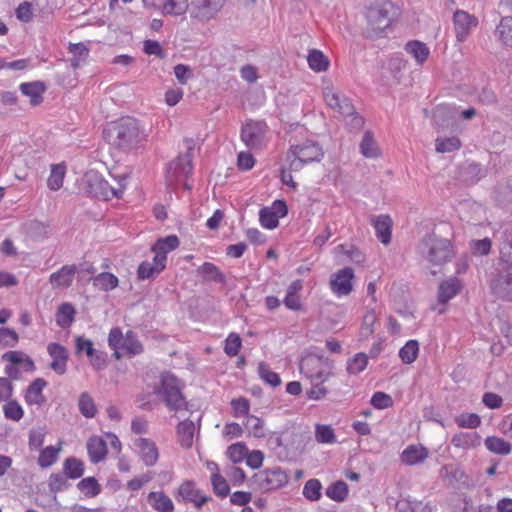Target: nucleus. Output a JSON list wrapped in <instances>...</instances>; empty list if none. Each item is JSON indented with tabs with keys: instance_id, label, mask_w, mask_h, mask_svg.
<instances>
[{
	"instance_id": "49",
	"label": "nucleus",
	"mask_w": 512,
	"mask_h": 512,
	"mask_svg": "<svg viewBox=\"0 0 512 512\" xmlns=\"http://www.w3.org/2000/svg\"><path fill=\"white\" fill-rule=\"evenodd\" d=\"M315 439L321 444H334L337 442L333 428L325 424H316Z\"/></svg>"
},
{
	"instance_id": "1",
	"label": "nucleus",
	"mask_w": 512,
	"mask_h": 512,
	"mask_svg": "<svg viewBox=\"0 0 512 512\" xmlns=\"http://www.w3.org/2000/svg\"><path fill=\"white\" fill-rule=\"evenodd\" d=\"M184 386L174 374L164 372L154 387V394L170 411L188 410V402L183 394Z\"/></svg>"
},
{
	"instance_id": "36",
	"label": "nucleus",
	"mask_w": 512,
	"mask_h": 512,
	"mask_svg": "<svg viewBox=\"0 0 512 512\" xmlns=\"http://www.w3.org/2000/svg\"><path fill=\"white\" fill-rule=\"evenodd\" d=\"M20 91L31 99L33 105H37L42 100V94L45 91V86L40 81L22 83Z\"/></svg>"
},
{
	"instance_id": "35",
	"label": "nucleus",
	"mask_w": 512,
	"mask_h": 512,
	"mask_svg": "<svg viewBox=\"0 0 512 512\" xmlns=\"http://www.w3.org/2000/svg\"><path fill=\"white\" fill-rule=\"evenodd\" d=\"M360 152L366 158H378L381 154L372 132L366 131L360 143Z\"/></svg>"
},
{
	"instance_id": "53",
	"label": "nucleus",
	"mask_w": 512,
	"mask_h": 512,
	"mask_svg": "<svg viewBox=\"0 0 512 512\" xmlns=\"http://www.w3.org/2000/svg\"><path fill=\"white\" fill-rule=\"evenodd\" d=\"M258 374L260 378L272 387H277L281 384L280 376L272 371L268 364L261 362L258 365Z\"/></svg>"
},
{
	"instance_id": "9",
	"label": "nucleus",
	"mask_w": 512,
	"mask_h": 512,
	"mask_svg": "<svg viewBox=\"0 0 512 512\" xmlns=\"http://www.w3.org/2000/svg\"><path fill=\"white\" fill-rule=\"evenodd\" d=\"M326 105L338 116L350 117L355 115V108L351 100L334 88L332 84H326L322 90Z\"/></svg>"
},
{
	"instance_id": "47",
	"label": "nucleus",
	"mask_w": 512,
	"mask_h": 512,
	"mask_svg": "<svg viewBox=\"0 0 512 512\" xmlns=\"http://www.w3.org/2000/svg\"><path fill=\"white\" fill-rule=\"evenodd\" d=\"M419 354V343L417 340H408L399 350V357L405 364L413 363Z\"/></svg>"
},
{
	"instance_id": "60",
	"label": "nucleus",
	"mask_w": 512,
	"mask_h": 512,
	"mask_svg": "<svg viewBox=\"0 0 512 512\" xmlns=\"http://www.w3.org/2000/svg\"><path fill=\"white\" fill-rule=\"evenodd\" d=\"M377 322V316L373 309L367 310L363 316L361 334L364 337L370 336L374 332V325Z\"/></svg>"
},
{
	"instance_id": "24",
	"label": "nucleus",
	"mask_w": 512,
	"mask_h": 512,
	"mask_svg": "<svg viewBox=\"0 0 512 512\" xmlns=\"http://www.w3.org/2000/svg\"><path fill=\"white\" fill-rule=\"evenodd\" d=\"M451 444L458 449L473 450L481 445V436L475 432H458L451 438Z\"/></svg>"
},
{
	"instance_id": "11",
	"label": "nucleus",
	"mask_w": 512,
	"mask_h": 512,
	"mask_svg": "<svg viewBox=\"0 0 512 512\" xmlns=\"http://www.w3.org/2000/svg\"><path fill=\"white\" fill-rule=\"evenodd\" d=\"M193 170L192 155L187 152L178 156L175 160L168 164L166 169V183L172 188L178 183L184 181Z\"/></svg>"
},
{
	"instance_id": "41",
	"label": "nucleus",
	"mask_w": 512,
	"mask_h": 512,
	"mask_svg": "<svg viewBox=\"0 0 512 512\" xmlns=\"http://www.w3.org/2000/svg\"><path fill=\"white\" fill-rule=\"evenodd\" d=\"M63 471L67 478L78 479L84 474V463L75 457H69L63 463Z\"/></svg>"
},
{
	"instance_id": "13",
	"label": "nucleus",
	"mask_w": 512,
	"mask_h": 512,
	"mask_svg": "<svg viewBox=\"0 0 512 512\" xmlns=\"http://www.w3.org/2000/svg\"><path fill=\"white\" fill-rule=\"evenodd\" d=\"M224 3L225 0H191L190 17L201 22L209 21L219 13Z\"/></svg>"
},
{
	"instance_id": "50",
	"label": "nucleus",
	"mask_w": 512,
	"mask_h": 512,
	"mask_svg": "<svg viewBox=\"0 0 512 512\" xmlns=\"http://www.w3.org/2000/svg\"><path fill=\"white\" fill-rule=\"evenodd\" d=\"M47 431L45 427L32 428L28 435V447L30 451L40 450L44 444Z\"/></svg>"
},
{
	"instance_id": "29",
	"label": "nucleus",
	"mask_w": 512,
	"mask_h": 512,
	"mask_svg": "<svg viewBox=\"0 0 512 512\" xmlns=\"http://www.w3.org/2000/svg\"><path fill=\"white\" fill-rule=\"evenodd\" d=\"M179 246V240L177 236L170 235L164 238H160L156 241V243L152 246V252L154 253V257L163 258V263L166 265L167 262V254L171 251L175 250Z\"/></svg>"
},
{
	"instance_id": "48",
	"label": "nucleus",
	"mask_w": 512,
	"mask_h": 512,
	"mask_svg": "<svg viewBox=\"0 0 512 512\" xmlns=\"http://www.w3.org/2000/svg\"><path fill=\"white\" fill-rule=\"evenodd\" d=\"M4 417L15 422L20 421L24 416V410L17 400L10 399L3 405Z\"/></svg>"
},
{
	"instance_id": "64",
	"label": "nucleus",
	"mask_w": 512,
	"mask_h": 512,
	"mask_svg": "<svg viewBox=\"0 0 512 512\" xmlns=\"http://www.w3.org/2000/svg\"><path fill=\"white\" fill-rule=\"evenodd\" d=\"M501 260L512 266V232L506 234L500 247Z\"/></svg>"
},
{
	"instance_id": "37",
	"label": "nucleus",
	"mask_w": 512,
	"mask_h": 512,
	"mask_svg": "<svg viewBox=\"0 0 512 512\" xmlns=\"http://www.w3.org/2000/svg\"><path fill=\"white\" fill-rule=\"evenodd\" d=\"M496 37L507 47H512V16L503 17L498 24Z\"/></svg>"
},
{
	"instance_id": "19",
	"label": "nucleus",
	"mask_w": 512,
	"mask_h": 512,
	"mask_svg": "<svg viewBox=\"0 0 512 512\" xmlns=\"http://www.w3.org/2000/svg\"><path fill=\"white\" fill-rule=\"evenodd\" d=\"M288 213L287 205L283 200H275L271 206L263 207L259 212L260 224H278L279 219Z\"/></svg>"
},
{
	"instance_id": "31",
	"label": "nucleus",
	"mask_w": 512,
	"mask_h": 512,
	"mask_svg": "<svg viewBox=\"0 0 512 512\" xmlns=\"http://www.w3.org/2000/svg\"><path fill=\"white\" fill-rule=\"evenodd\" d=\"M302 288L303 283L301 280H295L288 286L286 296L284 298V305L286 308L294 311L301 309L302 304L299 293Z\"/></svg>"
},
{
	"instance_id": "46",
	"label": "nucleus",
	"mask_w": 512,
	"mask_h": 512,
	"mask_svg": "<svg viewBox=\"0 0 512 512\" xmlns=\"http://www.w3.org/2000/svg\"><path fill=\"white\" fill-rule=\"evenodd\" d=\"M368 365V356L365 353H357L347 360L346 370L350 375H357L363 372Z\"/></svg>"
},
{
	"instance_id": "2",
	"label": "nucleus",
	"mask_w": 512,
	"mask_h": 512,
	"mask_svg": "<svg viewBox=\"0 0 512 512\" xmlns=\"http://www.w3.org/2000/svg\"><path fill=\"white\" fill-rule=\"evenodd\" d=\"M109 133L112 144L124 150L137 148L146 140V135L138 121L130 117L115 123L109 129Z\"/></svg>"
},
{
	"instance_id": "38",
	"label": "nucleus",
	"mask_w": 512,
	"mask_h": 512,
	"mask_svg": "<svg viewBox=\"0 0 512 512\" xmlns=\"http://www.w3.org/2000/svg\"><path fill=\"white\" fill-rule=\"evenodd\" d=\"M307 61L309 67L315 72L326 71L329 67V61L327 57L317 49H312L309 51Z\"/></svg>"
},
{
	"instance_id": "23",
	"label": "nucleus",
	"mask_w": 512,
	"mask_h": 512,
	"mask_svg": "<svg viewBox=\"0 0 512 512\" xmlns=\"http://www.w3.org/2000/svg\"><path fill=\"white\" fill-rule=\"evenodd\" d=\"M461 288L462 282L456 277H450L442 281L438 287V302L441 304L448 303L460 292Z\"/></svg>"
},
{
	"instance_id": "5",
	"label": "nucleus",
	"mask_w": 512,
	"mask_h": 512,
	"mask_svg": "<svg viewBox=\"0 0 512 512\" xmlns=\"http://www.w3.org/2000/svg\"><path fill=\"white\" fill-rule=\"evenodd\" d=\"M323 157L321 146L313 140L291 145L286 160L290 171H299L304 165L319 162Z\"/></svg>"
},
{
	"instance_id": "33",
	"label": "nucleus",
	"mask_w": 512,
	"mask_h": 512,
	"mask_svg": "<svg viewBox=\"0 0 512 512\" xmlns=\"http://www.w3.org/2000/svg\"><path fill=\"white\" fill-rule=\"evenodd\" d=\"M148 503L158 512L174 511V504L172 500L163 492H150L148 494Z\"/></svg>"
},
{
	"instance_id": "12",
	"label": "nucleus",
	"mask_w": 512,
	"mask_h": 512,
	"mask_svg": "<svg viewBox=\"0 0 512 512\" xmlns=\"http://www.w3.org/2000/svg\"><path fill=\"white\" fill-rule=\"evenodd\" d=\"M253 478L254 482L263 491L279 489L288 482L287 473L280 467L259 471Z\"/></svg>"
},
{
	"instance_id": "3",
	"label": "nucleus",
	"mask_w": 512,
	"mask_h": 512,
	"mask_svg": "<svg viewBox=\"0 0 512 512\" xmlns=\"http://www.w3.org/2000/svg\"><path fill=\"white\" fill-rule=\"evenodd\" d=\"M126 178H123L119 183L118 188L111 187L109 183L96 171L87 172L81 181V191L93 198L101 200H110L112 198H119L125 185L122 183Z\"/></svg>"
},
{
	"instance_id": "14",
	"label": "nucleus",
	"mask_w": 512,
	"mask_h": 512,
	"mask_svg": "<svg viewBox=\"0 0 512 512\" xmlns=\"http://www.w3.org/2000/svg\"><path fill=\"white\" fill-rule=\"evenodd\" d=\"M478 25V19L464 10H456L453 15V26L458 42L467 40L471 31Z\"/></svg>"
},
{
	"instance_id": "25",
	"label": "nucleus",
	"mask_w": 512,
	"mask_h": 512,
	"mask_svg": "<svg viewBox=\"0 0 512 512\" xmlns=\"http://www.w3.org/2000/svg\"><path fill=\"white\" fill-rule=\"evenodd\" d=\"M166 265L163 263V258L153 257L152 261H143L139 264L137 269V277L140 280L153 279L158 276Z\"/></svg>"
},
{
	"instance_id": "40",
	"label": "nucleus",
	"mask_w": 512,
	"mask_h": 512,
	"mask_svg": "<svg viewBox=\"0 0 512 512\" xmlns=\"http://www.w3.org/2000/svg\"><path fill=\"white\" fill-rule=\"evenodd\" d=\"M78 408L85 418H94L97 414V406L88 392H82L78 399Z\"/></svg>"
},
{
	"instance_id": "32",
	"label": "nucleus",
	"mask_w": 512,
	"mask_h": 512,
	"mask_svg": "<svg viewBox=\"0 0 512 512\" xmlns=\"http://www.w3.org/2000/svg\"><path fill=\"white\" fill-rule=\"evenodd\" d=\"M405 51L411 55L418 65H423L430 55L429 47L418 40H412L405 44Z\"/></svg>"
},
{
	"instance_id": "8",
	"label": "nucleus",
	"mask_w": 512,
	"mask_h": 512,
	"mask_svg": "<svg viewBox=\"0 0 512 512\" xmlns=\"http://www.w3.org/2000/svg\"><path fill=\"white\" fill-rule=\"evenodd\" d=\"M108 345L114 351L113 355L116 359L121 358V351H124L129 357L139 355L143 352V346L132 331H128L123 335L118 327L110 330L108 336Z\"/></svg>"
},
{
	"instance_id": "62",
	"label": "nucleus",
	"mask_w": 512,
	"mask_h": 512,
	"mask_svg": "<svg viewBox=\"0 0 512 512\" xmlns=\"http://www.w3.org/2000/svg\"><path fill=\"white\" fill-rule=\"evenodd\" d=\"M211 483L215 494H217L220 497H225L228 495L229 486L227 484V481L219 473H213L211 475Z\"/></svg>"
},
{
	"instance_id": "51",
	"label": "nucleus",
	"mask_w": 512,
	"mask_h": 512,
	"mask_svg": "<svg viewBox=\"0 0 512 512\" xmlns=\"http://www.w3.org/2000/svg\"><path fill=\"white\" fill-rule=\"evenodd\" d=\"M455 423L460 428L476 429L481 425V418L476 413H461L455 417Z\"/></svg>"
},
{
	"instance_id": "30",
	"label": "nucleus",
	"mask_w": 512,
	"mask_h": 512,
	"mask_svg": "<svg viewBox=\"0 0 512 512\" xmlns=\"http://www.w3.org/2000/svg\"><path fill=\"white\" fill-rule=\"evenodd\" d=\"M2 359L17 364L22 372H34L36 367L31 357L22 351H8L2 355Z\"/></svg>"
},
{
	"instance_id": "39",
	"label": "nucleus",
	"mask_w": 512,
	"mask_h": 512,
	"mask_svg": "<svg viewBox=\"0 0 512 512\" xmlns=\"http://www.w3.org/2000/svg\"><path fill=\"white\" fill-rule=\"evenodd\" d=\"M76 311L70 303H62L56 313V323L62 328L69 327L75 317Z\"/></svg>"
},
{
	"instance_id": "20",
	"label": "nucleus",
	"mask_w": 512,
	"mask_h": 512,
	"mask_svg": "<svg viewBox=\"0 0 512 512\" xmlns=\"http://www.w3.org/2000/svg\"><path fill=\"white\" fill-rule=\"evenodd\" d=\"M47 352L52 358L51 369L57 374L63 375L67 370V349L59 343H50L47 346Z\"/></svg>"
},
{
	"instance_id": "26",
	"label": "nucleus",
	"mask_w": 512,
	"mask_h": 512,
	"mask_svg": "<svg viewBox=\"0 0 512 512\" xmlns=\"http://www.w3.org/2000/svg\"><path fill=\"white\" fill-rule=\"evenodd\" d=\"M196 424L191 419H185L177 425V441L182 448L189 449L193 445Z\"/></svg>"
},
{
	"instance_id": "54",
	"label": "nucleus",
	"mask_w": 512,
	"mask_h": 512,
	"mask_svg": "<svg viewBox=\"0 0 512 512\" xmlns=\"http://www.w3.org/2000/svg\"><path fill=\"white\" fill-rule=\"evenodd\" d=\"M189 11L188 0H166L162 13L167 15H182Z\"/></svg>"
},
{
	"instance_id": "56",
	"label": "nucleus",
	"mask_w": 512,
	"mask_h": 512,
	"mask_svg": "<svg viewBox=\"0 0 512 512\" xmlns=\"http://www.w3.org/2000/svg\"><path fill=\"white\" fill-rule=\"evenodd\" d=\"M244 425L249 434L254 437L261 438L265 436L264 422L260 418L253 415L247 416Z\"/></svg>"
},
{
	"instance_id": "6",
	"label": "nucleus",
	"mask_w": 512,
	"mask_h": 512,
	"mask_svg": "<svg viewBox=\"0 0 512 512\" xmlns=\"http://www.w3.org/2000/svg\"><path fill=\"white\" fill-rule=\"evenodd\" d=\"M420 251L432 265H443L450 261L454 254L451 242L435 234H430L422 240Z\"/></svg>"
},
{
	"instance_id": "4",
	"label": "nucleus",
	"mask_w": 512,
	"mask_h": 512,
	"mask_svg": "<svg viewBox=\"0 0 512 512\" xmlns=\"http://www.w3.org/2000/svg\"><path fill=\"white\" fill-rule=\"evenodd\" d=\"M300 373L310 382H327L334 374V362L323 355L307 354L300 361Z\"/></svg>"
},
{
	"instance_id": "44",
	"label": "nucleus",
	"mask_w": 512,
	"mask_h": 512,
	"mask_svg": "<svg viewBox=\"0 0 512 512\" xmlns=\"http://www.w3.org/2000/svg\"><path fill=\"white\" fill-rule=\"evenodd\" d=\"M119 284L118 278L108 272L98 274L93 278V285L102 291H111Z\"/></svg>"
},
{
	"instance_id": "63",
	"label": "nucleus",
	"mask_w": 512,
	"mask_h": 512,
	"mask_svg": "<svg viewBox=\"0 0 512 512\" xmlns=\"http://www.w3.org/2000/svg\"><path fill=\"white\" fill-rule=\"evenodd\" d=\"M248 453V449L246 446L242 443H235L228 447L227 454L229 458L234 462L238 463L241 462L243 459L246 458Z\"/></svg>"
},
{
	"instance_id": "43",
	"label": "nucleus",
	"mask_w": 512,
	"mask_h": 512,
	"mask_svg": "<svg viewBox=\"0 0 512 512\" xmlns=\"http://www.w3.org/2000/svg\"><path fill=\"white\" fill-rule=\"evenodd\" d=\"M66 167L64 164H56L51 167V173L47 180V186L50 190H59L64 181Z\"/></svg>"
},
{
	"instance_id": "42",
	"label": "nucleus",
	"mask_w": 512,
	"mask_h": 512,
	"mask_svg": "<svg viewBox=\"0 0 512 512\" xmlns=\"http://www.w3.org/2000/svg\"><path fill=\"white\" fill-rule=\"evenodd\" d=\"M485 446L490 452L499 455H508L512 450L511 444L509 442L495 436L487 437L485 439Z\"/></svg>"
},
{
	"instance_id": "61",
	"label": "nucleus",
	"mask_w": 512,
	"mask_h": 512,
	"mask_svg": "<svg viewBox=\"0 0 512 512\" xmlns=\"http://www.w3.org/2000/svg\"><path fill=\"white\" fill-rule=\"evenodd\" d=\"M240 348H241L240 336L236 333L229 334L225 340V347H224L225 353L230 357H234L239 353Z\"/></svg>"
},
{
	"instance_id": "15",
	"label": "nucleus",
	"mask_w": 512,
	"mask_h": 512,
	"mask_svg": "<svg viewBox=\"0 0 512 512\" xmlns=\"http://www.w3.org/2000/svg\"><path fill=\"white\" fill-rule=\"evenodd\" d=\"M490 287L498 298L512 301V266L500 271L491 281Z\"/></svg>"
},
{
	"instance_id": "17",
	"label": "nucleus",
	"mask_w": 512,
	"mask_h": 512,
	"mask_svg": "<svg viewBox=\"0 0 512 512\" xmlns=\"http://www.w3.org/2000/svg\"><path fill=\"white\" fill-rule=\"evenodd\" d=\"M176 498L184 502H191L196 508H201L209 500V497L192 481H185L179 486Z\"/></svg>"
},
{
	"instance_id": "52",
	"label": "nucleus",
	"mask_w": 512,
	"mask_h": 512,
	"mask_svg": "<svg viewBox=\"0 0 512 512\" xmlns=\"http://www.w3.org/2000/svg\"><path fill=\"white\" fill-rule=\"evenodd\" d=\"M326 495L334 501L341 502L345 500L348 495L347 484L343 481L331 484L326 490Z\"/></svg>"
},
{
	"instance_id": "28",
	"label": "nucleus",
	"mask_w": 512,
	"mask_h": 512,
	"mask_svg": "<svg viewBox=\"0 0 512 512\" xmlns=\"http://www.w3.org/2000/svg\"><path fill=\"white\" fill-rule=\"evenodd\" d=\"M87 452L91 463L103 461L107 455V444L99 436H93L87 441Z\"/></svg>"
},
{
	"instance_id": "45",
	"label": "nucleus",
	"mask_w": 512,
	"mask_h": 512,
	"mask_svg": "<svg viewBox=\"0 0 512 512\" xmlns=\"http://www.w3.org/2000/svg\"><path fill=\"white\" fill-rule=\"evenodd\" d=\"M78 490L86 497H96L101 493V485L98 483L95 477L83 478L77 484Z\"/></svg>"
},
{
	"instance_id": "21",
	"label": "nucleus",
	"mask_w": 512,
	"mask_h": 512,
	"mask_svg": "<svg viewBox=\"0 0 512 512\" xmlns=\"http://www.w3.org/2000/svg\"><path fill=\"white\" fill-rule=\"evenodd\" d=\"M47 382L43 378H36L33 380L24 392V400L27 406L40 407L46 402L43 394Z\"/></svg>"
},
{
	"instance_id": "55",
	"label": "nucleus",
	"mask_w": 512,
	"mask_h": 512,
	"mask_svg": "<svg viewBox=\"0 0 512 512\" xmlns=\"http://www.w3.org/2000/svg\"><path fill=\"white\" fill-rule=\"evenodd\" d=\"M322 485L318 479L308 480L303 488V495L310 501H318L321 498Z\"/></svg>"
},
{
	"instance_id": "16",
	"label": "nucleus",
	"mask_w": 512,
	"mask_h": 512,
	"mask_svg": "<svg viewBox=\"0 0 512 512\" xmlns=\"http://www.w3.org/2000/svg\"><path fill=\"white\" fill-rule=\"evenodd\" d=\"M354 272L351 268L346 267L333 274L330 280V288L332 292L338 296H347L353 289L352 279Z\"/></svg>"
},
{
	"instance_id": "22",
	"label": "nucleus",
	"mask_w": 512,
	"mask_h": 512,
	"mask_svg": "<svg viewBox=\"0 0 512 512\" xmlns=\"http://www.w3.org/2000/svg\"><path fill=\"white\" fill-rule=\"evenodd\" d=\"M76 272L75 265H64L50 275L49 281L53 288H68L72 284Z\"/></svg>"
},
{
	"instance_id": "10",
	"label": "nucleus",
	"mask_w": 512,
	"mask_h": 512,
	"mask_svg": "<svg viewBox=\"0 0 512 512\" xmlns=\"http://www.w3.org/2000/svg\"><path fill=\"white\" fill-rule=\"evenodd\" d=\"M268 126L264 121L250 120L241 129V140L250 149H262L268 142Z\"/></svg>"
},
{
	"instance_id": "18",
	"label": "nucleus",
	"mask_w": 512,
	"mask_h": 512,
	"mask_svg": "<svg viewBox=\"0 0 512 512\" xmlns=\"http://www.w3.org/2000/svg\"><path fill=\"white\" fill-rule=\"evenodd\" d=\"M134 447L146 466H154L159 458V451L154 441L139 437L133 442Z\"/></svg>"
},
{
	"instance_id": "57",
	"label": "nucleus",
	"mask_w": 512,
	"mask_h": 512,
	"mask_svg": "<svg viewBox=\"0 0 512 512\" xmlns=\"http://www.w3.org/2000/svg\"><path fill=\"white\" fill-rule=\"evenodd\" d=\"M396 510L398 512H432V508L428 505H423L421 502H411L407 499H401L396 503Z\"/></svg>"
},
{
	"instance_id": "58",
	"label": "nucleus",
	"mask_w": 512,
	"mask_h": 512,
	"mask_svg": "<svg viewBox=\"0 0 512 512\" xmlns=\"http://www.w3.org/2000/svg\"><path fill=\"white\" fill-rule=\"evenodd\" d=\"M461 146L459 138L452 136L448 138L436 139V151L439 153H448L458 150Z\"/></svg>"
},
{
	"instance_id": "59",
	"label": "nucleus",
	"mask_w": 512,
	"mask_h": 512,
	"mask_svg": "<svg viewBox=\"0 0 512 512\" xmlns=\"http://www.w3.org/2000/svg\"><path fill=\"white\" fill-rule=\"evenodd\" d=\"M69 52L73 54L71 59L73 68H77L80 61L84 60L89 54L88 48L83 43L70 44Z\"/></svg>"
},
{
	"instance_id": "34",
	"label": "nucleus",
	"mask_w": 512,
	"mask_h": 512,
	"mask_svg": "<svg viewBox=\"0 0 512 512\" xmlns=\"http://www.w3.org/2000/svg\"><path fill=\"white\" fill-rule=\"evenodd\" d=\"M62 444L59 443L57 446H47L40 449L37 464L41 468H48L57 462L59 453L61 452Z\"/></svg>"
},
{
	"instance_id": "27",
	"label": "nucleus",
	"mask_w": 512,
	"mask_h": 512,
	"mask_svg": "<svg viewBox=\"0 0 512 512\" xmlns=\"http://www.w3.org/2000/svg\"><path fill=\"white\" fill-rule=\"evenodd\" d=\"M428 449L421 444H412L407 446L401 453V461L409 466L417 465L427 459Z\"/></svg>"
},
{
	"instance_id": "7",
	"label": "nucleus",
	"mask_w": 512,
	"mask_h": 512,
	"mask_svg": "<svg viewBox=\"0 0 512 512\" xmlns=\"http://www.w3.org/2000/svg\"><path fill=\"white\" fill-rule=\"evenodd\" d=\"M395 13L396 8L390 0H377L368 7L366 18L375 36L390 27Z\"/></svg>"
}]
</instances>
